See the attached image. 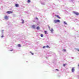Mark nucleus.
Wrapping results in <instances>:
<instances>
[{
    "label": "nucleus",
    "mask_w": 79,
    "mask_h": 79,
    "mask_svg": "<svg viewBox=\"0 0 79 79\" xmlns=\"http://www.w3.org/2000/svg\"><path fill=\"white\" fill-rule=\"evenodd\" d=\"M40 36L41 37H43L44 36V35H43V34H41L40 35Z\"/></svg>",
    "instance_id": "obj_13"
},
{
    "label": "nucleus",
    "mask_w": 79,
    "mask_h": 79,
    "mask_svg": "<svg viewBox=\"0 0 79 79\" xmlns=\"http://www.w3.org/2000/svg\"><path fill=\"white\" fill-rule=\"evenodd\" d=\"M36 19H38V18H36Z\"/></svg>",
    "instance_id": "obj_28"
},
{
    "label": "nucleus",
    "mask_w": 79,
    "mask_h": 79,
    "mask_svg": "<svg viewBox=\"0 0 79 79\" xmlns=\"http://www.w3.org/2000/svg\"><path fill=\"white\" fill-rule=\"evenodd\" d=\"M36 29H37V30H39V29H40V27L39 26L37 27Z\"/></svg>",
    "instance_id": "obj_5"
},
{
    "label": "nucleus",
    "mask_w": 79,
    "mask_h": 79,
    "mask_svg": "<svg viewBox=\"0 0 79 79\" xmlns=\"http://www.w3.org/2000/svg\"><path fill=\"white\" fill-rule=\"evenodd\" d=\"M31 1L30 0H28L27 2L28 3H30Z\"/></svg>",
    "instance_id": "obj_15"
},
{
    "label": "nucleus",
    "mask_w": 79,
    "mask_h": 79,
    "mask_svg": "<svg viewBox=\"0 0 79 79\" xmlns=\"http://www.w3.org/2000/svg\"><path fill=\"white\" fill-rule=\"evenodd\" d=\"M77 50L79 52V49H77Z\"/></svg>",
    "instance_id": "obj_22"
},
{
    "label": "nucleus",
    "mask_w": 79,
    "mask_h": 79,
    "mask_svg": "<svg viewBox=\"0 0 79 79\" xmlns=\"http://www.w3.org/2000/svg\"><path fill=\"white\" fill-rule=\"evenodd\" d=\"M10 51H13V50H10Z\"/></svg>",
    "instance_id": "obj_27"
},
{
    "label": "nucleus",
    "mask_w": 79,
    "mask_h": 79,
    "mask_svg": "<svg viewBox=\"0 0 79 79\" xmlns=\"http://www.w3.org/2000/svg\"><path fill=\"white\" fill-rule=\"evenodd\" d=\"M45 47H46V46H44L43 47V48H45Z\"/></svg>",
    "instance_id": "obj_20"
},
{
    "label": "nucleus",
    "mask_w": 79,
    "mask_h": 79,
    "mask_svg": "<svg viewBox=\"0 0 79 79\" xmlns=\"http://www.w3.org/2000/svg\"><path fill=\"white\" fill-rule=\"evenodd\" d=\"M73 13L74 14H75V15H79V13L78 12H76L75 11H74L73 12Z\"/></svg>",
    "instance_id": "obj_2"
},
{
    "label": "nucleus",
    "mask_w": 79,
    "mask_h": 79,
    "mask_svg": "<svg viewBox=\"0 0 79 79\" xmlns=\"http://www.w3.org/2000/svg\"><path fill=\"white\" fill-rule=\"evenodd\" d=\"M64 23L65 24H67V23H66V22H64Z\"/></svg>",
    "instance_id": "obj_19"
},
{
    "label": "nucleus",
    "mask_w": 79,
    "mask_h": 79,
    "mask_svg": "<svg viewBox=\"0 0 79 79\" xmlns=\"http://www.w3.org/2000/svg\"><path fill=\"white\" fill-rule=\"evenodd\" d=\"M72 71L73 73L74 71V68H73L72 70Z\"/></svg>",
    "instance_id": "obj_6"
},
{
    "label": "nucleus",
    "mask_w": 79,
    "mask_h": 79,
    "mask_svg": "<svg viewBox=\"0 0 79 79\" xmlns=\"http://www.w3.org/2000/svg\"><path fill=\"white\" fill-rule=\"evenodd\" d=\"M50 31L52 32H53V29H52L51 30H50Z\"/></svg>",
    "instance_id": "obj_12"
},
{
    "label": "nucleus",
    "mask_w": 79,
    "mask_h": 79,
    "mask_svg": "<svg viewBox=\"0 0 79 79\" xmlns=\"http://www.w3.org/2000/svg\"><path fill=\"white\" fill-rule=\"evenodd\" d=\"M56 71H59V70H58V69H56Z\"/></svg>",
    "instance_id": "obj_26"
},
{
    "label": "nucleus",
    "mask_w": 79,
    "mask_h": 79,
    "mask_svg": "<svg viewBox=\"0 0 79 79\" xmlns=\"http://www.w3.org/2000/svg\"><path fill=\"white\" fill-rule=\"evenodd\" d=\"M7 14L10 15V14H11V13H13V11H7L6 12Z\"/></svg>",
    "instance_id": "obj_1"
},
{
    "label": "nucleus",
    "mask_w": 79,
    "mask_h": 79,
    "mask_svg": "<svg viewBox=\"0 0 79 79\" xmlns=\"http://www.w3.org/2000/svg\"><path fill=\"white\" fill-rule=\"evenodd\" d=\"M44 32H45V34H46L47 33V31H44Z\"/></svg>",
    "instance_id": "obj_16"
},
{
    "label": "nucleus",
    "mask_w": 79,
    "mask_h": 79,
    "mask_svg": "<svg viewBox=\"0 0 79 79\" xmlns=\"http://www.w3.org/2000/svg\"><path fill=\"white\" fill-rule=\"evenodd\" d=\"M60 20H57V23H60Z\"/></svg>",
    "instance_id": "obj_11"
},
{
    "label": "nucleus",
    "mask_w": 79,
    "mask_h": 79,
    "mask_svg": "<svg viewBox=\"0 0 79 79\" xmlns=\"http://www.w3.org/2000/svg\"><path fill=\"white\" fill-rule=\"evenodd\" d=\"M15 6L16 7H18V6H19V5L18 4H16L15 5Z\"/></svg>",
    "instance_id": "obj_8"
},
{
    "label": "nucleus",
    "mask_w": 79,
    "mask_h": 79,
    "mask_svg": "<svg viewBox=\"0 0 79 79\" xmlns=\"http://www.w3.org/2000/svg\"><path fill=\"white\" fill-rule=\"evenodd\" d=\"M54 22L55 23H57V20H54Z\"/></svg>",
    "instance_id": "obj_10"
},
{
    "label": "nucleus",
    "mask_w": 79,
    "mask_h": 79,
    "mask_svg": "<svg viewBox=\"0 0 79 79\" xmlns=\"http://www.w3.org/2000/svg\"><path fill=\"white\" fill-rule=\"evenodd\" d=\"M63 66H66V64H63Z\"/></svg>",
    "instance_id": "obj_21"
},
{
    "label": "nucleus",
    "mask_w": 79,
    "mask_h": 79,
    "mask_svg": "<svg viewBox=\"0 0 79 79\" xmlns=\"http://www.w3.org/2000/svg\"><path fill=\"white\" fill-rule=\"evenodd\" d=\"M63 50H64V52H66V50L63 49Z\"/></svg>",
    "instance_id": "obj_25"
},
{
    "label": "nucleus",
    "mask_w": 79,
    "mask_h": 79,
    "mask_svg": "<svg viewBox=\"0 0 79 79\" xmlns=\"http://www.w3.org/2000/svg\"><path fill=\"white\" fill-rule=\"evenodd\" d=\"M22 24H24V20H23V19H22Z\"/></svg>",
    "instance_id": "obj_9"
},
{
    "label": "nucleus",
    "mask_w": 79,
    "mask_h": 79,
    "mask_svg": "<svg viewBox=\"0 0 79 79\" xmlns=\"http://www.w3.org/2000/svg\"><path fill=\"white\" fill-rule=\"evenodd\" d=\"M2 31H3V30H2Z\"/></svg>",
    "instance_id": "obj_29"
},
{
    "label": "nucleus",
    "mask_w": 79,
    "mask_h": 79,
    "mask_svg": "<svg viewBox=\"0 0 79 79\" xmlns=\"http://www.w3.org/2000/svg\"><path fill=\"white\" fill-rule=\"evenodd\" d=\"M32 27H33V28L34 29H35V25H32Z\"/></svg>",
    "instance_id": "obj_7"
},
{
    "label": "nucleus",
    "mask_w": 79,
    "mask_h": 79,
    "mask_svg": "<svg viewBox=\"0 0 79 79\" xmlns=\"http://www.w3.org/2000/svg\"><path fill=\"white\" fill-rule=\"evenodd\" d=\"M4 37V36H3V35H2L1 36V37Z\"/></svg>",
    "instance_id": "obj_24"
},
{
    "label": "nucleus",
    "mask_w": 79,
    "mask_h": 79,
    "mask_svg": "<svg viewBox=\"0 0 79 79\" xmlns=\"http://www.w3.org/2000/svg\"><path fill=\"white\" fill-rule=\"evenodd\" d=\"M46 47H47V48H50V47H49L47 45L46 46Z\"/></svg>",
    "instance_id": "obj_17"
},
{
    "label": "nucleus",
    "mask_w": 79,
    "mask_h": 79,
    "mask_svg": "<svg viewBox=\"0 0 79 79\" xmlns=\"http://www.w3.org/2000/svg\"><path fill=\"white\" fill-rule=\"evenodd\" d=\"M77 50L79 52V49H77Z\"/></svg>",
    "instance_id": "obj_23"
},
{
    "label": "nucleus",
    "mask_w": 79,
    "mask_h": 79,
    "mask_svg": "<svg viewBox=\"0 0 79 79\" xmlns=\"http://www.w3.org/2000/svg\"><path fill=\"white\" fill-rule=\"evenodd\" d=\"M4 18L5 19H6V20L8 19V17L6 15L5 16Z\"/></svg>",
    "instance_id": "obj_3"
},
{
    "label": "nucleus",
    "mask_w": 79,
    "mask_h": 79,
    "mask_svg": "<svg viewBox=\"0 0 79 79\" xmlns=\"http://www.w3.org/2000/svg\"><path fill=\"white\" fill-rule=\"evenodd\" d=\"M18 46L19 47H21V45L20 44H18Z\"/></svg>",
    "instance_id": "obj_14"
},
{
    "label": "nucleus",
    "mask_w": 79,
    "mask_h": 79,
    "mask_svg": "<svg viewBox=\"0 0 79 79\" xmlns=\"http://www.w3.org/2000/svg\"><path fill=\"white\" fill-rule=\"evenodd\" d=\"M30 53H31V54L32 55H34V53H32V52H30Z\"/></svg>",
    "instance_id": "obj_18"
},
{
    "label": "nucleus",
    "mask_w": 79,
    "mask_h": 79,
    "mask_svg": "<svg viewBox=\"0 0 79 79\" xmlns=\"http://www.w3.org/2000/svg\"><path fill=\"white\" fill-rule=\"evenodd\" d=\"M55 16L57 17V18L59 19H61V18H60V16H59V15H55Z\"/></svg>",
    "instance_id": "obj_4"
}]
</instances>
